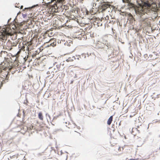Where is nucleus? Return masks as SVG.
<instances>
[{
  "label": "nucleus",
  "mask_w": 160,
  "mask_h": 160,
  "mask_svg": "<svg viewBox=\"0 0 160 160\" xmlns=\"http://www.w3.org/2000/svg\"><path fill=\"white\" fill-rule=\"evenodd\" d=\"M33 126L32 125H31L30 127H27L28 129H29V130H32L33 129Z\"/></svg>",
  "instance_id": "22"
},
{
  "label": "nucleus",
  "mask_w": 160,
  "mask_h": 160,
  "mask_svg": "<svg viewBox=\"0 0 160 160\" xmlns=\"http://www.w3.org/2000/svg\"><path fill=\"white\" fill-rule=\"evenodd\" d=\"M52 7L55 8V9H56L58 10V7L57 6V4H54Z\"/></svg>",
  "instance_id": "21"
},
{
  "label": "nucleus",
  "mask_w": 160,
  "mask_h": 160,
  "mask_svg": "<svg viewBox=\"0 0 160 160\" xmlns=\"http://www.w3.org/2000/svg\"><path fill=\"white\" fill-rule=\"evenodd\" d=\"M24 48H25V47L23 46H22V48H21V49L18 52V53H19L20 52H21V50H23V51H25V49H24Z\"/></svg>",
  "instance_id": "20"
},
{
  "label": "nucleus",
  "mask_w": 160,
  "mask_h": 160,
  "mask_svg": "<svg viewBox=\"0 0 160 160\" xmlns=\"http://www.w3.org/2000/svg\"><path fill=\"white\" fill-rule=\"evenodd\" d=\"M76 59V58L74 56H72L69 57L68 59L66 60L67 62H72L74 60Z\"/></svg>",
  "instance_id": "8"
},
{
  "label": "nucleus",
  "mask_w": 160,
  "mask_h": 160,
  "mask_svg": "<svg viewBox=\"0 0 160 160\" xmlns=\"http://www.w3.org/2000/svg\"><path fill=\"white\" fill-rule=\"evenodd\" d=\"M128 160H135V159H129Z\"/></svg>",
  "instance_id": "31"
},
{
  "label": "nucleus",
  "mask_w": 160,
  "mask_h": 160,
  "mask_svg": "<svg viewBox=\"0 0 160 160\" xmlns=\"http://www.w3.org/2000/svg\"><path fill=\"white\" fill-rule=\"evenodd\" d=\"M112 119H113V116H112L111 117H110L108 119V121H107V124L108 125H110L111 124V122L112 121Z\"/></svg>",
  "instance_id": "12"
},
{
  "label": "nucleus",
  "mask_w": 160,
  "mask_h": 160,
  "mask_svg": "<svg viewBox=\"0 0 160 160\" xmlns=\"http://www.w3.org/2000/svg\"><path fill=\"white\" fill-rule=\"evenodd\" d=\"M47 12H48V15L50 16V15H51V14H52V15L53 14V12H52V11H49V8L48 9H47Z\"/></svg>",
  "instance_id": "16"
},
{
  "label": "nucleus",
  "mask_w": 160,
  "mask_h": 160,
  "mask_svg": "<svg viewBox=\"0 0 160 160\" xmlns=\"http://www.w3.org/2000/svg\"><path fill=\"white\" fill-rule=\"evenodd\" d=\"M112 7V6L110 4V2L101 1V2L98 8V11L100 12H102L108 8H111Z\"/></svg>",
  "instance_id": "3"
},
{
  "label": "nucleus",
  "mask_w": 160,
  "mask_h": 160,
  "mask_svg": "<svg viewBox=\"0 0 160 160\" xmlns=\"http://www.w3.org/2000/svg\"><path fill=\"white\" fill-rule=\"evenodd\" d=\"M129 15L130 17H131V18H133L132 15L130 13H129Z\"/></svg>",
  "instance_id": "28"
},
{
  "label": "nucleus",
  "mask_w": 160,
  "mask_h": 160,
  "mask_svg": "<svg viewBox=\"0 0 160 160\" xmlns=\"http://www.w3.org/2000/svg\"><path fill=\"white\" fill-rule=\"evenodd\" d=\"M142 3L139 4L140 6L135 9V12L137 15L140 17L139 21L141 23L148 24L149 22L148 13L150 10L156 11L157 6L152 0L142 1Z\"/></svg>",
  "instance_id": "1"
},
{
  "label": "nucleus",
  "mask_w": 160,
  "mask_h": 160,
  "mask_svg": "<svg viewBox=\"0 0 160 160\" xmlns=\"http://www.w3.org/2000/svg\"><path fill=\"white\" fill-rule=\"evenodd\" d=\"M123 2L124 3H128L129 2V0H122Z\"/></svg>",
  "instance_id": "25"
},
{
  "label": "nucleus",
  "mask_w": 160,
  "mask_h": 160,
  "mask_svg": "<svg viewBox=\"0 0 160 160\" xmlns=\"http://www.w3.org/2000/svg\"><path fill=\"white\" fill-rule=\"evenodd\" d=\"M90 2L92 4H93V7H96V3H93V0H89Z\"/></svg>",
  "instance_id": "15"
},
{
  "label": "nucleus",
  "mask_w": 160,
  "mask_h": 160,
  "mask_svg": "<svg viewBox=\"0 0 160 160\" xmlns=\"http://www.w3.org/2000/svg\"><path fill=\"white\" fill-rule=\"evenodd\" d=\"M130 6L131 7H133L134 6V4L132 3H130Z\"/></svg>",
  "instance_id": "26"
},
{
  "label": "nucleus",
  "mask_w": 160,
  "mask_h": 160,
  "mask_svg": "<svg viewBox=\"0 0 160 160\" xmlns=\"http://www.w3.org/2000/svg\"><path fill=\"white\" fill-rule=\"evenodd\" d=\"M96 0V1H98H98H99V0Z\"/></svg>",
  "instance_id": "34"
},
{
  "label": "nucleus",
  "mask_w": 160,
  "mask_h": 160,
  "mask_svg": "<svg viewBox=\"0 0 160 160\" xmlns=\"http://www.w3.org/2000/svg\"><path fill=\"white\" fill-rule=\"evenodd\" d=\"M48 43H50L51 46L53 47L56 46L57 43L56 41L54 39L50 40Z\"/></svg>",
  "instance_id": "6"
},
{
  "label": "nucleus",
  "mask_w": 160,
  "mask_h": 160,
  "mask_svg": "<svg viewBox=\"0 0 160 160\" xmlns=\"http://www.w3.org/2000/svg\"><path fill=\"white\" fill-rule=\"evenodd\" d=\"M23 6H21L20 8V9H22L23 8Z\"/></svg>",
  "instance_id": "32"
},
{
  "label": "nucleus",
  "mask_w": 160,
  "mask_h": 160,
  "mask_svg": "<svg viewBox=\"0 0 160 160\" xmlns=\"http://www.w3.org/2000/svg\"><path fill=\"white\" fill-rule=\"evenodd\" d=\"M64 61L63 62H61L60 64H59L57 62H55L54 64V67L52 69H53L54 70L52 71V77L54 75V73H56L58 71L60 70V68H64ZM52 73V72H51Z\"/></svg>",
  "instance_id": "4"
},
{
  "label": "nucleus",
  "mask_w": 160,
  "mask_h": 160,
  "mask_svg": "<svg viewBox=\"0 0 160 160\" xmlns=\"http://www.w3.org/2000/svg\"><path fill=\"white\" fill-rule=\"evenodd\" d=\"M12 68L9 67H5L4 68L5 70L2 71V69L0 68V76L2 78H3L1 76L2 75L5 77V79L7 78L8 73V71H10Z\"/></svg>",
  "instance_id": "5"
},
{
  "label": "nucleus",
  "mask_w": 160,
  "mask_h": 160,
  "mask_svg": "<svg viewBox=\"0 0 160 160\" xmlns=\"http://www.w3.org/2000/svg\"><path fill=\"white\" fill-rule=\"evenodd\" d=\"M118 150L119 151H122L123 150V148L122 147H119L118 148Z\"/></svg>",
  "instance_id": "23"
},
{
  "label": "nucleus",
  "mask_w": 160,
  "mask_h": 160,
  "mask_svg": "<svg viewBox=\"0 0 160 160\" xmlns=\"http://www.w3.org/2000/svg\"><path fill=\"white\" fill-rule=\"evenodd\" d=\"M7 46L8 49H11L12 47V42L11 41H8L7 43Z\"/></svg>",
  "instance_id": "9"
},
{
  "label": "nucleus",
  "mask_w": 160,
  "mask_h": 160,
  "mask_svg": "<svg viewBox=\"0 0 160 160\" xmlns=\"http://www.w3.org/2000/svg\"><path fill=\"white\" fill-rule=\"evenodd\" d=\"M38 118L41 121H43V117L42 113V112H40L38 113Z\"/></svg>",
  "instance_id": "11"
},
{
  "label": "nucleus",
  "mask_w": 160,
  "mask_h": 160,
  "mask_svg": "<svg viewBox=\"0 0 160 160\" xmlns=\"http://www.w3.org/2000/svg\"><path fill=\"white\" fill-rule=\"evenodd\" d=\"M18 43V42H17V41H15L14 42H13L12 43V45L13 47H15L17 46Z\"/></svg>",
  "instance_id": "17"
},
{
  "label": "nucleus",
  "mask_w": 160,
  "mask_h": 160,
  "mask_svg": "<svg viewBox=\"0 0 160 160\" xmlns=\"http://www.w3.org/2000/svg\"><path fill=\"white\" fill-rule=\"evenodd\" d=\"M51 0V2H53V1H54V0Z\"/></svg>",
  "instance_id": "33"
},
{
  "label": "nucleus",
  "mask_w": 160,
  "mask_h": 160,
  "mask_svg": "<svg viewBox=\"0 0 160 160\" xmlns=\"http://www.w3.org/2000/svg\"><path fill=\"white\" fill-rule=\"evenodd\" d=\"M56 3H62L64 1V0H54Z\"/></svg>",
  "instance_id": "18"
},
{
  "label": "nucleus",
  "mask_w": 160,
  "mask_h": 160,
  "mask_svg": "<svg viewBox=\"0 0 160 160\" xmlns=\"http://www.w3.org/2000/svg\"><path fill=\"white\" fill-rule=\"evenodd\" d=\"M27 44H28V46H29V45H31L30 42H28Z\"/></svg>",
  "instance_id": "30"
},
{
  "label": "nucleus",
  "mask_w": 160,
  "mask_h": 160,
  "mask_svg": "<svg viewBox=\"0 0 160 160\" xmlns=\"http://www.w3.org/2000/svg\"><path fill=\"white\" fill-rule=\"evenodd\" d=\"M47 3H50V2H47Z\"/></svg>",
  "instance_id": "36"
},
{
  "label": "nucleus",
  "mask_w": 160,
  "mask_h": 160,
  "mask_svg": "<svg viewBox=\"0 0 160 160\" xmlns=\"http://www.w3.org/2000/svg\"><path fill=\"white\" fill-rule=\"evenodd\" d=\"M2 52H3L5 54L7 53V52L6 51H1V52L0 53V55H1V56H2Z\"/></svg>",
  "instance_id": "24"
},
{
  "label": "nucleus",
  "mask_w": 160,
  "mask_h": 160,
  "mask_svg": "<svg viewBox=\"0 0 160 160\" xmlns=\"http://www.w3.org/2000/svg\"><path fill=\"white\" fill-rule=\"evenodd\" d=\"M28 51H29V48H28Z\"/></svg>",
  "instance_id": "35"
},
{
  "label": "nucleus",
  "mask_w": 160,
  "mask_h": 160,
  "mask_svg": "<svg viewBox=\"0 0 160 160\" xmlns=\"http://www.w3.org/2000/svg\"><path fill=\"white\" fill-rule=\"evenodd\" d=\"M10 36L12 40H14L17 38V35L14 33V31L8 27L3 28L0 31V40L2 42H5L8 38Z\"/></svg>",
  "instance_id": "2"
},
{
  "label": "nucleus",
  "mask_w": 160,
  "mask_h": 160,
  "mask_svg": "<svg viewBox=\"0 0 160 160\" xmlns=\"http://www.w3.org/2000/svg\"><path fill=\"white\" fill-rule=\"evenodd\" d=\"M102 20H104V21L106 22V23H107L108 22V21L109 20V17L108 16H107L104 18H102Z\"/></svg>",
  "instance_id": "13"
},
{
  "label": "nucleus",
  "mask_w": 160,
  "mask_h": 160,
  "mask_svg": "<svg viewBox=\"0 0 160 160\" xmlns=\"http://www.w3.org/2000/svg\"><path fill=\"white\" fill-rule=\"evenodd\" d=\"M52 68H49V70L47 72V74H52V73H51V72H52Z\"/></svg>",
  "instance_id": "19"
},
{
  "label": "nucleus",
  "mask_w": 160,
  "mask_h": 160,
  "mask_svg": "<svg viewBox=\"0 0 160 160\" xmlns=\"http://www.w3.org/2000/svg\"><path fill=\"white\" fill-rule=\"evenodd\" d=\"M77 57V59L79 60V58H81L79 56H76Z\"/></svg>",
  "instance_id": "27"
},
{
  "label": "nucleus",
  "mask_w": 160,
  "mask_h": 160,
  "mask_svg": "<svg viewBox=\"0 0 160 160\" xmlns=\"http://www.w3.org/2000/svg\"><path fill=\"white\" fill-rule=\"evenodd\" d=\"M49 45H48L47 46H46L45 45V44L44 45H43V46H41L40 48H39L40 50L41 51H42V50H43L44 48H46V47H49Z\"/></svg>",
  "instance_id": "14"
},
{
  "label": "nucleus",
  "mask_w": 160,
  "mask_h": 160,
  "mask_svg": "<svg viewBox=\"0 0 160 160\" xmlns=\"http://www.w3.org/2000/svg\"><path fill=\"white\" fill-rule=\"evenodd\" d=\"M20 40H21V39L20 38L18 39V42H18H18H20Z\"/></svg>",
  "instance_id": "29"
},
{
  "label": "nucleus",
  "mask_w": 160,
  "mask_h": 160,
  "mask_svg": "<svg viewBox=\"0 0 160 160\" xmlns=\"http://www.w3.org/2000/svg\"><path fill=\"white\" fill-rule=\"evenodd\" d=\"M104 44L101 42H99L96 45V48H103Z\"/></svg>",
  "instance_id": "7"
},
{
  "label": "nucleus",
  "mask_w": 160,
  "mask_h": 160,
  "mask_svg": "<svg viewBox=\"0 0 160 160\" xmlns=\"http://www.w3.org/2000/svg\"><path fill=\"white\" fill-rule=\"evenodd\" d=\"M53 13L54 12H58V10L55 9V8H54L52 6L50 8H49V11H52Z\"/></svg>",
  "instance_id": "10"
}]
</instances>
